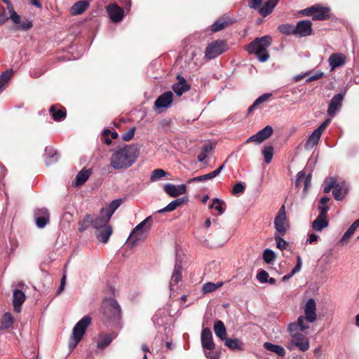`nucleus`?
<instances>
[{
    "label": "nucleus",
    "instance_id": "1",
    "mask_svg": "<svg viewBox=\"0 0 359 359\" xmlns=\"http://www.w3.org/2000/svg\"><path fill=\"white\" fill-rule=\"evenodd\" d=\"M139 154L140 149L137 145H126L112 154L110 165L116 170L130 168L136 162Z\"/></svg>",
    "mask_w": 359,
    "mask_h": 359
},
{
    "label": "nucleus",
    "instance_id": "2",
    "mask_svg": "<svg viewBox=\"0 0 359 359\" xmlns=\"http://www.w3.org/2000/svg\"><path fill=\"white\" fill-rule=\"evenodd\" d=\"M317 319L316 304L313 299H309L304 308V316H299L297 322L292 323L288 326L291 337H297L299 331H304L309 328V323H313Z\"/></svg>",
    "mask_w": 359,
    "mask_h": 359
},
{
    "label": "nucleus",
    "instance_id": "3",
    "mask_svg": "<svg viewBox=\"0 0 359 359\" xmlns=\"http://www.w3.org/2000/svg\"><path fill=\"white\" fill-rule=\"evenodd\" d=\"M272 43V38L269 35L257 37L246 46V50L250 54L256 55L258 60L264 62L269 58L267 48Z\"/></svg>",
    "mask_w": 359,
    "mask_h": 359
},
{
    "label": "nucleus",
    "instance_id": "4",
    "mask_svg": "<svg viewBox=\"0 0 359 359\" xmlns=\"http://www.w3.org/2000/svg\"><path fill=\"white\" fill-rule=\"evenodd\" d=\"M323 191L329 193L332 189V194L335 200L341 201L348 191V185L345 182H338L335 177H327L324 180Z\"/></svg>",
    "mask_w": 359,
    "mask_h": 359
},
{
    "label": "nucleus",
    "instance_id": "5",
    "mask_svg": "<svg viewBox=\"0 0 359 359\" xmlns=\"http://www.w3.org/2000/svg\"><path fill=\"white\" fill-rule=\"evenodd\" d=\"M103 314L105 317L120 323L122 318L121 309L117 301L113 298L106 299L102 304Z\"/></svg>",
    "mask_w": 359,
    "mask_h": 359
},
{
    "label": "nucleus",
    "instance_id": "6",
    "mask_svg": "<svg viewBox=\"0 0 359 359\" xmlns=\"http://www.w3.org/2000/svg\"><path fill=\"white\" fill-rule=\"evenodd\" d=\"M274 226L276 229L275 234L285 235L289 229V223L287 221L285 208L282 205L274 219Z\"/></svg>",
    "mask_w": 359,
    "mask_h": 359
},
{
    "label": "nucleus",
    "instance_id": "7",
    "mask_svg": "<svg viewBox=\"0 0 359 359\" xmlns=\"http://www.w3.org/2000/svg\"><path fill=\"white\" fill-rule=\"evenodd\" d=\"M151 222V216L147 217L133 229L130 233V236L134 237L135 241L142 239L149 231Z\"/></svg>",
    "mask_w": 359,
    "mask_h": 359
},
{
    "label": "nucleus",
    "instance_id": "8",
    "mask_svg": "<svg viewBox=\"0 0 359 359\" xmlns=\"http://www.w3.org/2000/svg\"><path fill=\"white\" fill-rule=\"evenodd\" d=\"M225 51V43L223 41H215L210 43L205 49V55L208 60H212Z\"/></svg>",
    "mask_w": 359,
    "mask_h": 359
},
{
    "label": "nucleus",
    "instance_id": "9",
    "mask_svg": "<svg viewBox=\"0 0 359 359\" xmlns=\"http://www.w3.org/2000/svg\"><path fill=\"white\" fill-rule=\"evenodd\" d=\"M273 128L270 126H266L263 129L259 130L256 134L250 136L245 141L246 144L254 142L257 144H261L264 140H267L273 134Z\"/></svg>",
    "mask_w": 359,
    "mask_h": 359
},
{
    "label": "nucleus",
    "instance_id": "10",
    "mask_svg": "<svg viewBox=\"0 0 359 359\" xmlns=\"http://www.w3.org/2000/svg\"><path fill=\"white\" fill-rule=\"evenodd\" d=\"M92 323V318L89 315L84 316L74 327L73 337H83L87 328Z\"/></svg>",
    "mask_w": 359,
    "mask_h": 359
},
{
    "label": "nucleus",
    "instance_id": "11",
    "mask_svg": "<svg viewBox=\"0 0 359 359\" xmlns=\"http://www.w3.org/2000/svg\"><path fill=\"white\" fill-rule=\"evenodd\" d=\"M295 36L298 37H306L312 34V22L308 20L299 21L294 26Z\"/></svg>",
    "mask_w": 359,
    "mask_h": 359
},
{
    "label": "nucleus",
    "instance_id": "12",
    "mask_svg": "<svg viewBox=\"0 0 359 359\" xmlns=\"http://www.w3.org/2000/svg\"><path fill=\"white\" fill-rule=\"evenodd\" d=\"M34 218L36 226L42 229L50 221V214L48 210L46 208H37L34 211Z\"/></svg>",
    "mask_w": 359,
    "mask_h": 359
},
{
    "label": "nucleus",
    "instance_id": "13",
    "mask_svg": "<svg viewBox=\"0 0 359 359\" xmlns=\"http://www.w3.org/2000/svg\"><path fill=\"white\" fill-rule=\"evenodd\" d=\"M110 217L105 213V209L103 208L101 209L98 215H92V227L96 230H99L100 228L109 226V222Z\"/></svg>",
    "mask_w": 359,
    "mask_h": 359
},
{
    "label": "nucleus",
    "instance_id": "14",
    "mask_svg": "<svg viewBox=\"0 0 359 359\" xmlns=\"http://www.w3.org/2000/svg\"><path fill=\"white\" fill-rule=\"evenodd\" d=\"M164 191L171 197H177L187 192V186L185 184L175 185L170 183L164 184Z\"/></svg>",
    "mask_w": 359,
    "mask_h": 359
},
{
    "label": "nucleus",
    "instance_id": "15",
    "mask_svg": "<svg viewBox=\"0 0 359 359\" xmlns=\"http://www.w3.org/2000/svg\"><path fill=\"white\" fill-rule=\"evenodd\" d=\"M173 100V94L171 91H167L160 95L154 102L155 109L168 108Z\"/></svg>",
    "mask_w": 359,
    "mask_h": 359
},
{
    "label": "nucleus",
    "instance_id": "16",
    "mask_svg": "<svg viewBox=\"0 0 359 359\" xmlns=\"http://www.w3.org/2000/svg\"><path fill=\"white\" fill-rule=\"evenodd\" d=\"M346 59V56L341 53H332L328 58V63L330 67V70L333 71L336 68L344 65Z\"/></svg>",
    "mask_w": 359,
    "mask_h": 359
},
{
    "label": "nucleus",
    "instance_id": "17",
    "mask_svg": "<svg viewBox=\"0 0 359 359\" xmlns=\"http://www.w3.org/2000/svg\"><path fill=\"white\" fill-rule=\"evenodd\" d=\"M152 320L154 323L159 327L167 325L171 321V318L165 309H158L153 316Z\"/></svg>",
    "mask_w": 359,
    "mask_h": 359
},
{
    "label": "nucleus",
    "instance_id": "18",
    "mask_svg": "<svg viewBox=\"0 0 359 359\" xmlns=\"http://www.w3.org/2000/svg\"><path fill=\"white\" fill-rule=\"evenodd\" d=\"M177 83L172 86V90L177 96L182 95L184 93L190 90V85L188 84L186 79L181 75L177 76Z\"/></svg>",
    "mask_w": 359,
    "mask_h": 359
},
{
    "label": "nucleus",
    "instance_id": "19",
    "mask_svg": "<svg viewBox=\"0 0 359 359\" xmlns=\"http://www.w3.org/2000/svg\"><path fill=\"white\" fill-rule=\"evenodd\" d=\"M344 97V95L338 93L331 99L327 109V113L330 116H334L337 111L341 107Z\"/></svg>",
    "mask_w": 359,
    "mask_h": 359
},
{
    "label": "nucleus",
    "instance_id": "20",
    "mask_svg": "<svg viewBox=\"0 0 359 359\" xmlns=\"http://www.w3.org/2000/svg\"><path fill=\"white\" fill-rule=\"evenodd\" d=\"M313 20H325L330 18V8L323 6L320 4L314 5Z\"/></svg>",
    "mask_w": 359,
    "mask_h": 359
},
{
    "label": "nucleus",
    "instance_id": "21",
    "mask_svg": "<svg viewBox=\"0 0 359 359\" xmlns=\"http://www.w3.org/2000/svg\"><path fill=\"white\" fill-rule=\"evenodd\" d=\"M111 20L114 22H120L123 17V10L116 4H109L107 8Z\"/></svg>",
    "mask_w": 359,
    "mask_h": 359
},
{
    "label": "nucleus",
    "instance_id": "22",
    "mask_svg": "<svg viewBox=\"0 0 359 359\" xmlns=\"http://www.w3.org/2000/svg\"><path fill=\"white\" fill-rule=\"evenodd\" d=\"M26 296L23 292L20 290H14L13 292V305L14 311L16 313L21 311V306L25 302Z\"/></svg>",
    "mask_w": 359,
    "mask_h": 359
},
{
    "label": "nucleus",
    "instance_id": "23",
    "mask_svg": "<svg viewBox=\"0 0 359 359\" xmlns=\"http://www.w3.org/2000/svg\"><path fill=\"white\" fill-rule=\"evenodd\" d=\"M297 347L302 351H306L309 348V341L308 338H292L291 343L287 345L290 350Z\"/></svg>",
    "mask_w": 359,
    "mask_h": 359
},
{
    "label": "nucleus",
    "instance_id": "24",
    "mask_svg": "<svg viewBox=\"0 0 359 359\" xmlns=\"http://www.w3.org/2000/svg\"><path fill=\"white\" fill-rule=\"evenodd\" d=\"M189 201L187 196H184L176 200L171 201L169 204H168L165 208L160 209L157 211V213H163L165 212H172L175 210L177 208L180 206L182 204L187 203Z\"/></svg>",
    "mask_w": 359,
    "mask_h": 359
},
{
    "label": "nucleus",
    "instance_id": "25",
    "mask_svg": "<svg viewBox=\"0 0 359 359\" xmlns=\"http://www.w3.org/2000/svg\"><path fill=\"white\" fill-rule=\"evenodd\" d=\"M113 232V229L111 225L107 226H104L102 228H100L99 230H97L95 235L99 241L107 243Z\"/></svg>",
    "mask_w": 359,
    "mask_h": 359
},
{
    "label": "nucleus",
    "instance_id": "26",
    "mask_svg": "<svg viewBox=\"0 0 359 359\" xmlns=\"http://www.w3.org/2000/svg\"><path fill=\"white\" fill-rule=\"evenodd\" d=\"M278 3V0H268L262 6L259 8V13L263 17L267 16L272 13Z\"/></svg>",
    "mask_w": 359,
    "mask_h": 359
},
{
    "label": "nucleus",
    "instance_id": "27",
    "mask_svg": "<svg viewBox=\"0 0 359 359\" xmlns=\"http://www.w3.org/2000/svg\"><path fill=\"white\" fill-rule=\"evenodd\" d=\"M45 162L47 165H50L58 161L59 155L53 148L46 147L44 154Z\"/></svg>",
    "mask_w": 359,
    "mask_h": 359
},
{
    "label": "nucleus",
    "instance_id": "28",
    "mask_svg": "<svg viewBox=\"0 0 359 359\" xmlns=\"http://www.w3.org/2000/svg\"><path fill=\"white\" fill-rule=\"evenodd\" d=\"M224 344L231 350L241 351L243 349V342L238 338H220Z\"/></svg>",
    "mask_w": 359,
    "mask_h": 359
},
{
    "label": "nucleus",
    "instance_id": "29",
    "mask_svg": "<svg viewBox=\"0 0 359 359\" xmlns=\"http://www.w3.org/2000/svg\"><path fill=\"white\" fill-rule=\"evenodd\" d=\"M92 173L91 169L83 168L76 176L74 184L76 187L83 185L89 178Z\"/></svg>",
    "mask_w": 359,
    "mask_h": 359
},
{
    "label": "nucleus",
    "instance_id": "30",
    "mask_svg": "<svg viewBox=\"0 0 359 359\" xmlns=\"http://www.w3.org/2000/svg\"><path fill=\"white\" fill-rule=\"evenodd\" d=\"M49 112L55 121H60L66 117L65 109L63 107L58 108L56 105L50 107Z\"/></svg>",
    "mask_w": 359,
    "mask_h": 359
},
{
    "label": "nucleus",
    "instance_id": "31",
    "mask_svg": "<svg viewBox=\"0 0 359 359\" xmlns=\"http://www.w3.org/2000/svg\"><path fill=\"white\" fill-rule=\"evenodd\" d=\"M182 280V266L180 264L176 263L174 271L170 281V289L172 290V287L179 283Z\"/></svg>",
    "mask_w": 359,
    "mask_h": 359
},
{
    "label": "nucleus",
    "instance_id": "32",
    "mask_svg": "<svg viewBox=\"0 0 359 359\" xmlns=\"http://www.w3.org/2000/svg\"><path fill=\"white\" fill-rule=\"evenodd\" d=\"M359 226V219H356L347 229V231L344 233L342 237L341 238L339 243L341 244H344L352 237L356 231L357 228Z\"/></svg>",
    "mask_w": 359,
    "mask_h": 359
},
{
    "label": "nucleus",
    "instance_id": "33",
    "mask_svg": "<svg viewBox=\"0 0 359 359\" xmlns=\"http://www.w3.org/2000/svg\"><path fill=\"white\" fill-rule=\"evenodd\" d=\"M322 135H320L318 131L313 130V132L311 133V135H309L308 137L306 142L305 144V148L306 149H311L315 146H316L318 144V142L320 140V138Z\"/></svg>",
    "mask_w": 359,
    "mask_h": 359
},
{
    "label": "nucleus",
    "instance_id": "34",
    "mask_svg": "<svg viewBox=\"0 0 359 359\" xmlns=\"http://www.w3.org/2000/svg\"><path fill=\"white\" fill-rule=\"evenodd\" d=\"M329 225L327 217H320L318 216L312 222V229L316 231H322V230Z\"/></svg>",
    "mask_w": 359,
    "mask_h": 359
},
{
    "label": "nucleus",
    "instance_id": "35",
    "mask_svg": "<svg viewBox=\"0 0 359 359\" xmlns=\"http://www.w3.org/2000/svg\"><path fill=\"white\" fill-rule=\"evenodd\" d=\"M88 6L89 3L88 1H79L72 7L71 13L73 15H80L88 8Z\"/></svg>",
    "mask_w": 359,
    "mask_h": 359
},
{
    "label": "nucleus",
    "instance_id": "36",
    "mask_svg": "<svg viewBox=\"0 0 359 359\" xmlns=\"http://www.w3.org/2000/svg\"><path fill=\"white\" fill-rule=\"evenodd\" d=\"M264 347L266 350L275 353L279 356L283 357L285 355V351L281 346L273 344L269 342H265L264 344Z\"/></svg>",
    "mask_w": 359,
    "mask_h": 359
},
{
    "label": "nucleus",
    "instance_id": "37",
    "mask_svg": "<svg viewBox=\"0 0 359 359\" xmlns=\"http://www.w3.org/2000/svg\"><path fill=\"white\" fill-rule=\"evenodd\" d=\"M215 146L212 143H206L201 147V151L198 155V161L203 162L208 156L209 153L214 149Z\"/></svg>",
    "mask_w": 359,
    "mask_h": 359
},
{
    "label": "nucleus",
    "instance_id": "38",
    "mask_svg": "<svg viewBox=\"0 0 359 359\" xmlns=\"http://www.w3.org/2000/svg\"><path fill=\"white\" fill-rule=\"evenodd\" d=\"M303 181L304 182V190H306L311 185V175H309L305 177V173L300 171L297 174L295 185L299 187Z\"/></svg>",
    "mask_w": 359,
    "mask_h": 359
},
{
    "label": "nucleus",
    "instance_id": "39",
    "mask_svg": "<svg viewBox=\"0 0 359 359\" xmlns=\"http://www.w3.org/2000/svg\"><path fill=\"white\" fill-rule=\"evenodd\" d=\"M232 22L230 21L224 20L223 19H219L215 21L211 26V32H217L221 31L227 27Z\"/></svg>",
    "mask_w": 359,
    "mask_h": 359
},
{
    "label": "nucleus",
    "instance_id": "40",
    "mask_svg": "<svg viewBox=\"0 0 359 359\" xmlns=\"http://www.w3.org/2000/svg\"><path fill=\"white\" fill-rule=\"evenodd\" d=\"M213 330L217 337H225L226 327L222 320H217L213 325Z\"/></svg>",
    "mask_w": 359,
    "mask_h": 359
},
{
    "label": "nucleus",
    "instance_id": "41",
    "mask_svg": "<svg viewBox=\"0 0 359 359\" xmlns=\"http://www.w3.org/2000/svg\"><path fill=\"white\" fill-rule=\"evenodd\" d=\"M209 208L210 209H215L218 212V215H221L224 212L225 203L223 201L219 198H214Z\"/></svg>",
    "mask_w": 359,
    "mask_h": 359
},
{
    "label": "nucleus",
    "instance_id": "42",
    "mask_svg": "<svg viewBox=\"0 0 359 359\" xmlns=\"http://www.w3.org/2000/svg\"><path fill=\"white\" fill-rule=\"evenodd\" d=\"M13 318L10 313H6L4 314L1 324H0V330L8 329L13 325Z\"/></svg>",
    "mask_w": 359,
    "mask_h": 359
},
{
    "label": "nucleus",
    "instance_id": "43",
    "mask_svg": "<svg viewBox=\"0 0 359 359\" xmlns=\"http://www.w3.org/2000/svg\"><path fill=\"white\" fill-rule=\"evenodd\" d=\"M278 29L283 34H285L287 36H290V35L295 36L294 26H293L291 24H288V23L282 24L278 26Z\"/></svg>",
    "mask_w": 359,
    "mask_h": 359
},
{
    "label": "nucleus",
    "instance_id": "44",
    "mask_svg": "<svg viewBox=\"0 0 359 359\" xmlns=\"http://www.w3.org/2000/svg\"><path fill=\"white\" fill-rule=\"evenodd\" d=\"M121 199H115L112 201L105 209V213L111 218L116 210L121 205Z\"/></svg>",
    "mask_w": 359,
    "mask_h": 359
},
{
    "label": "nucleus",
    "instance_id": "45",
    "mask_svg": "<svg viewBox=\"0 0 359 359\" xmlns=\"http://www.w3.org/2000/svg\"><path fill=\"white\" fill-rule=\"evenodd\" d=\"M89 226H92V215H86L83 220L79 222V230L83 231Z\"/></svg>",
    "mask_w": 359,
    "mask_h": 359
},
{
    "label": "nucleus",
    "instance_id": "46",
    "mask_svg": "<svg viewBox=\"0 0 359 359\" xmlns=\"http://www.w3.org/2000/svg\"><path fill=\"white\" fill-rule=\"evenodd\" d=\"M223 285L222 283H219L217 284L208 282L203 285L202 290L203 293H210L215 291L217 288L220 287Z\"/></svg>",
    "mask_w": 359,
    "mask_h": 359
},
{
    "label": "nucleus",
    "instance_id": "47",
    "mask_svg": "<svg viewBox=\"0 0 359 359\" xmlns=\"http://www.w3.org/2000/svg\"><path fill=\"white\" fill-rule=\"evenodd\" d=\"M262 154L264 156L265 163L269 164L273 158V147L272 146L264 147L262 149Z\"/></svg>",
    "mask_w": 359,
    "mask_h": 359
},
{
    "label": "nucleus",
    "instance_id": "48",
    "mask_svg": "<svg viewBox=\"0 0 359 359\" xmlns=\"http://www.w3.org/2000/svg\"><path fill=\"white\" fill-rule=\"evenodd\" d=\"M167 175H168V173L163 169H161V168L155 169L151 172V175L150 177V180L151 182H155L163 177H165Z\"/></svg>",
    "mask_w": 359,
    "mask_h": 359
},
{
    "label": "nucleus",
    "instance_id": "49",
    "mask_svg": "<svg viewBox=\"0 0 359 359\" xmlns=\"http://www.w3.org/2000/svg\"><path fill=\"white\" fill-rule=\"evenodd\" d=\"M201 344L204 352L209 353L208 350L215 348L212 338H201Z\"/></svg>",
    "mask_w": 359,
    "mask_h": 359
},
{
    "label": "nucleus",
    "instance_id": "50",
    "mask_svg": "<svg viewBox=\"0 0 359 359\" xmlns=\"http://www.w3.org/2000/svg\"><path fill=\"white\" fill-rule=\"evenodd\" d=\"M284 235L280 234H274V238L276 244V247L280 250H285L288 245L287 242H286L282 236Z\"/></svg>",
    "mask_w": 359,
    "mask_h": 359
},
{
    "label": "nucleus",
    "instance_id": "51",
    "mask_svg": "<svg viewBox=\"0 0 359 359\" xmlns=\"http://www.w3.org/2000/svg\"><path fill=\"white\" fill-rule=\"evenodd\" d=\"M276 259L275 252L270 249H266L263 252V259L267 264L272 263Z\"/></svg>",
    "mask_w": 359,
    "mask_h": 359
},
{
    "label": "nucleus",
    "instance_id": "52",
    "mask_svg": "<svg viewBox=\"0 0 359 359\" xmlns=\"http://www.w3.org/2000/svg\"><path fill=\"white\" fill-rule=\"evenodd\" d=\"M214 177H215L213 172H210L208 174H205V175H200V176L191 178V179L187 181V182L189 184H190V183L195 182L206 181V180H211V179H212Z\"/></svg>",
    "mask_w": 359,
    "mask_h": 359
},
{
    "label": "nucleus",
    "instance_id": "53",
    "mask_svg": "<svg viewBox=\"0 0 359 359\" xmlns=\"http://www.w3.org/2000/svg\"><path fill=\"white\" fill-rule=\"evenodd\" d=\"M245 189V184L243 183V182H238L236 183L233 189H232V194L233 195H239V194H241L244 192Z\"/></svg>",
    "mask_w": 359,
    "mask_h": 359
},
{
    "label": "nucleus",
    "instance_id": "54",
    "mask_svg": "<svg viewBox=\"0 0 359 359\" xmlns=\"http://www.w3.org/2000/svg\"><path fill=\"white\" fill-rule=\"evenodd\" d=\"M13 74V70H6L3 72L0 76V84H2L4 86L6 84V83L10 80Z\"/></svg>",
    "mask_w": 359,
    "mask_h": 359
},
{
    "label": "nucleus",
    "instance_id": "55",
    "mask_svg": "<svg viewBox=\"0 0 359 359\" xmlns=\"http://www.w3.org/2000/svg\"><path fill=\"white\" fill-rule=\"evenodd\" d=\"M8 11H9V13H10V18L13 20V22L16 24V25H19L20 24V22H21V19H20V17L18 14H17V13L14 11L13 6H11L10 8V6H8Z\"/></svg>",
    "mask_w": 359,
    "mask_h": 359
},
{
    "label": "nucleus",
    "instance_id": "56",
    "mask_svg": "<svg viewBox=\"0 0 359 359\" xmlns=\"http://www.w3.org/2000/svg\"><path fill=\"white\" fill-rule=\"evenodd\" d=\"M269 273L265 270H261L257 274V278L261 283H264L268 282Z\"/></svg>",
    "mask_w": 359,
    "mask_h": 359
},
{
    "label": "nucleus",
    "instance_id": "57",
    "mask_svg": "<svg viewBox=\"0 0 359 359\" xmlns=\"http://www.w3.org/2000/svg\"><path fill=\"white\" fill-rule=\"evenodd\" d=\"M209 351V353L204 352L205 357L208 359H219V352L217 351L215 348H211Z\"/></svg>",
    "mask_w": 359,
    "mask_h": 359
},
{
    "label": "nucleus",
    "instance_id": "58",
    "mask_svg": "<svg viewBox=\"0 0 359 359\" xmlns=\"http://www.w3.org/2000/svg\"><path fill=\"white\" fill-rule=\"evenodd\" d=\"M135 127L131 128L129 130L122 135V139L125 141H130L135 135Z\"/></svg>",
    "mask_w": 359,
    "mask_h": 359
},
{
    "label": "nucleus",
    "instance_id": "59",
    "mask_svg": "<svg viewBox=\"0 0 359 359\" xmlns=\"http://www.w3.org/2000/svg\"><path fill=\"white\" fill-rule=\"evenodd\" d=\"M112 338H103L101 341H97V346L100 349H104L108 346L111 342Z\"/></svg>",
    "mask_w": 359,
    "mask_h": 359
},
{
    "label": "nucleus",
    "instance_id": "60",
    "mask_svg": "<svg viewBox=\"0 0 359 359\" xmlns=\"http://www.w3.org/2000/svg\"><path fill=\"white\" fill-rule=\"evenodd\" d=\"M271 96V93H265V94H263L261 96H259L258 98H257L254 103L258 106L260 104L266 102L270 97Z\"/></svg>",
    "mask_w": 359,
    "mask_h": 359
},
{
    "label": "nucleus",
    "instance_id": "61",
    "mask_svg": "<svg viewBox=\"0 0 359 359\" xmlns=\"http://www.w3.org/2000/svg\"><path fill=\"white\" fill-rule=\"evenodd\" d=\"M271 96V93H265V94H263L261 96H259L258 98H257L254 103L258 106L260 104L266 102L270 97Z\"/></svg>",
    "mask_w": 359,
    "mask_h": 359
},
{
    "label": "nucleus",
    "instance_id": "62",
    "mask_svg": "<svg viewBox=\"0 0 359 359\" xmlns=\"http://www.w3.org/2000/svg\"><path fill=\"white\" fill-rule=\"evenodd\" d=\"M271 96V93H265V94H263L261 96H259L258 98H257L254 103L258 106L260 104L266 102L270 97Z\"/></svg>",
    "mask_w": 359,
    "mask_h": 359
},
{
    "label": "nucleus",
    "instance_id": "63",
    "mask_svg": "<svg viewBox=\"0 0 359 359\" xmlns=\"http://www.w3.org/2000/svg\"><path fill=\"white\" fill-rule=\"evenodd\" d=\"M324 75V73L320 71H317L314 74H313L311 76L307 78L306 82H311L313 81L318 80L320 78H322Z\"/></svg>",
    "mask_w": 359,
    "mask_h": 359
},
{
    "label": "nucleus",
    "instance_id": "64",
    "mask_svg": "<svg viewBox=\"0 0 359 359\" xmlns=\"http://www.w3.org/2000/svg\"><path fill=\"white\" fill-rule=\"evenodd\" d=\"M263 0H249L248 1V6L250 8L258 9L260 8V5L262 4Z\"/></svg>",
    "mask_w": 359,
    "mask_h": 359
}]
</instances>
